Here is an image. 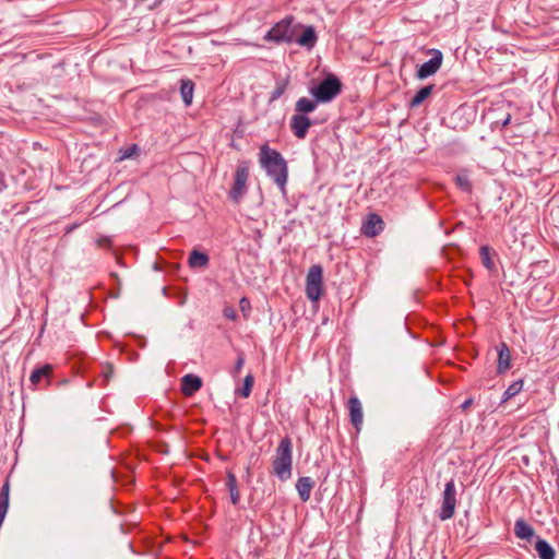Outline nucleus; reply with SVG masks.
Instances as JSON below:
<instances>
[{
  "instance_id": "22",
  "label": "nucleus",
  "mask_w": 559,
  "mask_h": 559,
  "mask_svg": "<svg viewBox=\"0 0 559 559\" xmlns=\"http://www.w3.org/2000/svg\"><path fill=\"white\" fill-rule=\"evenodd\" d=\"M317 41V35L312 26H308L300 37L297 39V43L301 46L313 47Z\"/></svg>"
},
{
  "instance_id": "7",
  "label": "nucleus",
  "mask_w": 559,
  "mask_h": 559,
  "mask_svg": "<svg viewBox=\"0 0 559 559\" xmlns=\"http://www.w3.org/2000/svg\"><path fill=\"white\" fill-rule=\"evenodd\" d=\"M456 506V490L454 480H449L444 486L442 504L439 511V519L442 521L449 520L454 515Z\"/></svg>"
},
{
  "instance_id": "29",
  "label": "nucleus",
  "mask_w": 559,
  "mask_h": 559,
  "mask_svg": "<svg viewBox=\"0 0 559 559\" xmlns=\"http://www.w3.org/2000/svg\"><path fill=\"white\" fill-rule=\"evenodd\" d=\"M239 307H240V310L241 312L243 313L245 317H248L249 316V312L251 310V305H250V301L248 298L246 297H242L239 301Z\"/></svg>"
},
{
  "instance_id": "37",
  "label": "nucleus",
  "mask_w": 559,
  "mask_h": 559,
  "mask_svg": "<svg viewBox=\"0 0 559 559\" xmlns=\"http://www.w3.org/2000/svg\"><path fill=\"white\" fill-rule=\"evenodd\" d=\"M473 401L471 399L466 400L463 402V404L461 405V407L463 409H467L471 405H472Z\"/></svg>"
},
{
  "instance_id": "36",
  "label": "nucleus",
  "mask_w": 559,
  "mask_h": 559,
  "mask_svg": "<svg viewBox=\"0 0 559 559\" xmlns=\"http://www.w3.org/2000/svg\"><path fill=\"white\" fill-rule=\"evenodd\" d=\"M510 120H511V115L510 114H507L506 118H503L500 123H501V127H506L510 123ZM497 123H499V121H497Z\"/></svg>"
},
{
  "instance_id": "20",
  "label": "nucleus",
  "mask_w": 559,
  "mask_h": 559,
  "mask_svg": "<svg viewBox=\"0 0 559 559\" xmlns=\"http://www.w3.org/2000/svg\"><path fill=\"white\" fill-rule=\"evenodd\" d=\"M194 84L190 80H182L180 85V94L183 103L189 106L193 98Z\"/></svg>"
},
{
  "instance_id": "33",
  "label": "nucleus",
  "mask_w": 559,
  "mask_h": 559,
  "mask_svg": "<svg viewBox=\"0 0 559 559\" xmlns=\"http://www.w3.org/2000/svg\"><path fill=\"white\" fill-rule=\"evenodd\" d=\"M224 317L229 319V320H236L237 318V312L234 308L231 307H226L224 309Z\"/></svg>"
},
{
  "instance_id": "16",
  "label": "nucleus",
  "mask_w": 559,
  "mask_h": 559,
  "mask_svg": "<svg viewBox=\"0 0 559 559\" xmlns=\"http://www.w3.org/2000/svg\"><path fill=\"white\" fill-rule=\"evenodd\" d=\"M514 534L523 540H531L534 537V528L523 519H518L514 523Z\"/></svg>"
},
{
  "instance_id": "6",
  "label": "nucleus",
  "mask_w": 559,
  "mask_h": 559,
  "mask_svg": "<svg viewBox=\"0 0 559 559\" xmlns=\"http://www.w3.org/2000/svg\"><path fill=\"white\" fill-rule=\"evenodd\" d=\"M293 21L292 16L281 20L265 34L264 39L274 43L292 41L294 37Z\"/></svg>"
},
{
  "instance_id": "26",
  "label": "nucleus",
  "mask_w": 559,
  "mask_h": 559,
  "mask_svg": "<svg viewBox=\"0 0 559 559\" xmlns=\"http://www.w3.org/2000/svg\"><path fill=\"white\" fill-rule=\"evenodd\" d=\"M454 180L457 187L463 191L469 192L472 190V183L467 174H457Z\"/></svg>"
},
{
  "instance_id": "25",
  "label": "nucleus",
  "mask_w": 559,
  "mask_h": 559,
  "mask_svg": "<svg viewBox=\"0 0 559 559\" xmlns=\"http://www.w3.org/2000/svg\"><path fill=\"white\" fill-rule=\"evenodd\" d=\"M479 254H480L483 265L489 271H495L496 266H495V263L491 258L490 247L481 246L479 249Z\"/></svg>"
},
{
  "instance_id": "23",
  "label": "nucleus",
  "mask_w": 559,
  "mask_h": 559,
  "mask_svg": "<svg viewBox=\"0 0 559 559\" xmlns=\"http://www.w3.org/2000/svg\"><path fill=\"white\" fill-rule=\"evenodd\" d=\"M289 84V78L286 76L284 79H277L275 82V87L273 92L271 93L270 100L274 102L278 99L286 91L287 86Z\"/></svg>"
},
{
  "instance_id": "30",
  "label": "nucleus",
  "mask_w": 559,
  "mask_h": 559,
  "mask_svg": "<svg viewBox=\"0 0 559 559\" xmlns=\"http://www.w3.org/2000/svg\"><path fill=\"white\" fill-rule=\"evenodd\" d=\"M243 365H245L243 354H239L238 357H237L234 370H233V374L237 376L241 371Z\"/></svg>"
},
{
  "instance_id": "17",
  "label": "nucleus",
  "mask_w": 559,
  "mask_h": 559,
  "mask_svg": "<svg viewBox=\"0 0 559 559\" xmlns=\"http://www.w3.org/2000/svg\"><path fill=\"white\" fill-rule=\"evenodd\" d=\"M535 550L538 554L539 559H555L556 552L548 542L537 537L535 543Z\"/></svg>"
},
{
  "instance_id": "9",
  "label": "nucleus",
  "mask_w": 559,
  "mask_h": 559,
  "mask_svg": "<svg viewBox=\"0 0 559 559\" xmlns=\"http://www.w3.org/2000/svg\"><path fill=\"white\" fill-rule=\"evenodd\" d=\"M347 407L349 412V419L352 425L356 428L357 431L360 430L364 421V412L361 402L357 396H350L347 402Z\"/></svg>"
},
{
  "instance_id": "10",
  "label": "nucleus",
  "mask_w": 559,
  "mask_h": 559,
  "mask_svg": "<svg viewBox=\"0 0 559 559\" xmlns=\"http://www.w3.org/2000/svg\"><path fill=\"white\" fill-rule=\"evenodd\" d=\"M498 353V361H497V372L498 374L506 373L511 368V353L507 343L501 342L497 346Z\"/></svg>"
},
{
  "instance_id": "24",
  "label": "nucleus",
  "mask_w": 559,
  "mask_h": 559,
  "mask_svg": "<svg viewBox=\"0 0 559 559\" xmlns=\"http://www.w3.org/2000/svg\"><path fill=\"white\" fill-rule=\"evenodd\" d=\"M523 380L512 382L503 392L501 402L504 403L514 397L515 395H518L523 389Z\"/></svg>"
},
{
  "instance_id": "19",
  "label": "nucleus",
  "mask_w": 559,
  "mask_h": 559,
  "mask_svg": "<svg viewBox=\"0 0 559 559\" xmlns=\"http://www.w3.org/2000/svg\"><path fill=\"white\" fill-rule=\"evenodd\" d=\"M319 102L310 100L307 97H301L296 102L295 109L299 115L309 114L316 110Z\"/></svg>"
},
{
  "instance_id": "1",
  "label": "nucleus",
  "mask_w": 559,
  "mask_h": 559,
  "mask_svg": "<svg viewBox=\"0 0 559 559\" xmlns=\"http://www.w3.org/2000/svg\"><path fill=\"white\" fill-rule=\"evenodd\" d=\"M259 162L267 176L273 179L283 194H285L288 179V167L282 154L267 145H262L259 153Z\"/></svg>"
},
{
  "instance_id": "2",
  "label": "nucleus",
  "mask_w": 559,
  "mask_h": 559,
  "mask_svg": "<svg viewBox=\"0 0 559 559\" xmlns=\"http://www.w3.org/2000/svg\"><path fill=\"white\" fill-rule=\"evenodd\" d=\"M272 473L282 481L290 479L293 473V442L289 437L281 439L272 456Z\"/></svg>"
},
{
  "instance_id": "5",
  "label": "nucleus",
  "mask_w": 559,
  "mask_h": 559,
  "mask_svg": "<svg viewBox=\"0 0 559 559\" xmlns=\"http://www.w3.org/2000/svg\"><path fill=\"white\" fill-rule=\"evenodd\" d=\"M249 162L242 160L237 165L234 178V185L229 191V198L235 203H239L242 197L247 193V181L249 178Z\"/></svg>"
},
{
  "instance_id": "12",
  "label": "nucleus",
  "mask_w": 559,
  "mask_h": 559,
  "mask_svg": "<svg viewBox=\"0 0 559 559\" xmlns=\"http://www.w3.org/2000/svg\"><path fill=\"white\" fill-rule=\"evenodd\" d=\"M202 386V380L200 377L189 373L186 374L181 380V390L186 396L193 395Z\"/></svg>"
},
{
  "instance_id": "31",
  "label": "nucleus",
  "mask_w": 559,
  "mask_h": 559,
  "mask_svg": "<svg viewBox=\"0 0 559 559\" xmlns=\"http://www.w3.org/2000/svg\"><path fill=\"white\" fill-rule=\"evenodd\" d=\"M227 488L228 490L238 488L236 476L231 472L227 473Z\"/></svg>"
},
{
  "instance_id": "18",
  "label": "nucleus",
  "mask_w": 559,
  "mask_h": 559,
  "mask_svg": "<svg viewBox=\"0 0 559 559\" xmlns=\"http://www.w3.org/2000/svg\"><path fill=\"white\" fill-rule=\"evenodd\" d=\"M435 85H427L421 87L415 96L411 99L409 106L411 108H416L420 106L432 93Z\"/></svg>"
},
{
  "instance_id": "11",
  "label": "nucleus",
  "mask_w": 559,
  "mask_h": 559,
  "mask_svg": "<svg viewBox=\"0 0 559 559\" xmlns=\"http://www.w3.org/2000/svg\"><path fill=\"white\" fill-rule=\"evenodd\" d=\"M311 126L310 119L305 115H294L290 119V129L295 136L304 139Z\"/></svg>"
},
{
  "instance_id": "27",
  "label": "nucleus",
  "mask_w": 559,
  "mask_h": 559,
  "mask_svg": "<svg viewBox=\"0 0 559 559\" xmlns=\"http://www.w3.org/2000/svg\"><path fill=\"white\" fill-rule=\"evenodd\" d=\"M253 382H254V378L252 374H247L245 380H243V385L242 388L239 390V394L247 399L250 396L251 394V390H252V386H253Z\"/></svg>"
},
{
  "instance_id": "28",
  "label": "nucleus",
  "mask_w": 559,
  "mask_h": 559,
  "mask_svg": "<svg viewBox=\"0 0 559 559\" xmlns=\"http://www.w3.org/2000/svg\"><path fill=\"white\" fill-rule=\"evenodd\" d=\"M10 485L5 481L0 490V507L9 508Z\"/></svg>"
},
{
  "instance_id": "35",
  "label": "nucleus",
  "mask_w": 559,
  "mask_h": 559,
  "mask_svg": "<svg viewBox=\"0 0 559 559\" xmlns=\"http://www.w3.org/2000/svg\"><path fill=\"white\" fill-rule=\"evenodd\" d=\"M136 150V146L133 145V147L131 148H127L122 155H121V158H128V157H131L132 156V152Z\"/></svg>"
},
{
  "instance_id": "8",
  "label": "nucleus",
  "mask_w": 559,
  "mask_h": 559,
  "mask_svg": "<svg viewBox=\"0 0 559 559\" xmlns=\"http://www.w3.org/2000/svg\"><path fill=\"white\" fill-rule=\"evenodd\" d=\"M442 64V53L439 50H433L432 57L424 62L417 70L416 76L419 80L427 79L433 75Z\"/></svg>"
},
{
  "instance_id": "32",
  "label": "nucleus",
  "mask_w": 559,
  "mask_h": 559,
  "mask_svg": "<svg viewBox=\"0 0 559 559\" xmlns=\"http://www.w3.org/2000/svg\"><path fill=\"white\" fill-rule=\"evenodd\" d=\"M112 367L111 366H106L104 367L103 371H102V376L104 378V382L107 383L110 379V377L112 376Z\"/></svg>"
},
{
  "instance_id": "15",
  "label": "nucleus",
  "mask_w": 559,
  "mask_h": 559,
  "mask_svg": "<svg viewBox=\"0 0 559 559\" xmlns=\"http://www.w3.org/2000/svg\"><path fill=\"white\" fill-rule=\"evenodd\" d=\"M51 373H52L51 365L46 364V365L33 370V372L31 373V377H29V381L33 386H38L44 379L47 380V382H49Z\"/></svg>"
},
{
  "instance_id": "34",
  "label": "nucleus",
  "mask_w": 559,
  "mask_h": 559,
  "mask_svg": "<svg viewBox=\"0 0 559 559\" xmlns=\"http://www.w3.org/2000/svg\"><path fill=\"white\" fill-rule=\"evenodd\" d=\"M229 493H230L231 503L235 504V506L238 504V502L240 500V492H239L238 488L237 489H230Z\"/></svg>"
},
{
  "instance_id": "4",
  "label": "nucleus",
  "mask_w": 559,
  "mask_h": 559,
  "mask_svg": "<svg viewBox=\"0 0 559 559\" xmlns=\"http://www.w3.org/2000/svg\"><path fill=\"white\" fill-rule=\"evenodd\" d=\"M323 269L319 264H313L308 270L306 276V295L309 300L317 302L322 296Z\"/></svg>"
},
{
  "instance_id": "3",
  "label": "nucleus",
  "mask_w": 559,
  "mask_h": 559,
  "mask_svg": "<svg viewBox=\"0 0 559 559\" xmlns=\"http://www.w3.org/2000/svg\"><path fill=\"white\" fill-rule=\"evenodd\" d=\"M309 92L317 102L330 103L342 92V82L334 74H329L317 86L310 87Z\"/></svg>"
},
{
  "instance_id": "14",
  "label": "nucleus",
  "mask_w": 559,
  "mask_h": 559,
  "mask_svg": "<svg viewBox=\"0 0 559 559\" xmlns=\"http://www.w3.org/2000/svg\"><path fill=\"white\" fill-rule=\"evenodd\" d=\"M314 485L316 483L311 477L302 476L298 478L296 489L302 502H307L310 499Z\"/></svg>"
},
{
  "instance_id": "13",
  "label": "nucleus",
  "mask_w": 559,
  "mask_h": 559,
  "mask_svg": "<svg viewBox=\"0 0 559 559\" xmlns=\"http://www.w3.org/2000/svg\"><path fill=\"white\" fill-rule=\"evenodd\" d=\"M383 222L377 214H369L366 223L362 225V233L366 236H377L383 229Z\"/></svg>"
},
{
  "instance_id": "21",
  "label": "nucleus",
  "mask_w": 559,
  "mask_h": 559,
  "mask_svg": "<svg viewBox=\"0 0 559 559\" xmlns=\"http://www.w3.org/2000/svg\"><path fill=\"white\" fill-rule=\"evenodd\" d=\"M209 264V255L206 253L193 250L189 257V265L191 267H205Z\"/></svg>"
}]
</instances>
